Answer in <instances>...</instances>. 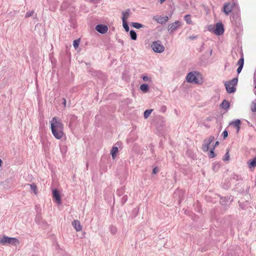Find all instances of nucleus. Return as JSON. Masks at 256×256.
I'll list each match as a JSON object with an SVG mask.
<instances>
[{
  "mask_svg": "<svg viewBox=\"0 0 256 256\" xmlns=\"http://www.w3.org/2000/svg\"><path fill=\"white\" fill-rule=\"evenodd\" d=\"M73 0H64L62 2V6L64 7H68V5H70Z\"/></svg>",
  "mask_w": 256,
  "mask_h": 256,
  "instance_id": "obj_35",
  "label": "nucleus"
},
{
  "mask_svg": "<svg viewBox=\"0 0 256 256\" xmlns=\"http://www.w3.org/2000/svg\"><path fill=\"white\" fill-rule=\"evenodd\" d=\"M19 240L15 238H11L3 235L0 236V244L3 246L6 245L8 244L16 246L19 244Z\"/></svg>",
  "mask_w": 256,
  "mask_h": 256,
  "instance_id": "obj_2",
  "label": "nucleus"
},
{
  "mask_svg": "<svg viewBox=\"0 0 256 256\" xmlns=\"http://www.w3.org/2000/svg\"><path fill=\"white\" fill-rule=\"evenodd\" d=\"M62 100H63L62 104H63L64 106H66V98H62Z\"/></svg>",
  "mask_w": 256,
  "mask_h": 256,
  "instance_id": "obj_50",
  "label": "nucleus"
},
{
  "mask_svg": "<svg viewBox=\"0 0 256 256\" xmlns=\"http://www.w3.org/2000/svg\"><path fill=\"white\" fill-rule=\"evenodd\" d=\"M250 110L252 112H256V99L252 102Z\"/></svg>",
  "mask_w": 256,
  "mask_h": 256,
  "instance_id": "obj_33",
  "label": "nucleus"
},
{
  "mask_svg": "<svg viewBox=\"0 0 256 256\" xmlns=\"http://www.w3.org/2000/svg\"><path fill=\"white\" fill-rule=\"evenodd\" d=\"M152 50L157 53H162L164 50V46L162 44L160 40L153 42L151 44Z\"/></svg>",
  "mask_w": 256,
  "mask_h": 256,
  "instance_id": "obj_4",
  "label": "nucleus"
},
{
  "mask_svg": "<svg viewBox=\"0 0 256 256\" xmlns=\"http://www.w3.org/2000/svg\"><path fill=\"white\" fill-rule=\"evenodd\" d=\"M95 29L98 32L102 34H104L107 32L108 27L105 24H99L96 26Z\"/></svg>",
  "mask_w": 256,
  "mask_h": 256,
  "instance_id": "obj_13",
  "label": "nucleus"
},
{
  "mask_svg": "<svg viewBox=\"0 0 256 256\" xmlns=\"http://www.w3.org/2000/svg\"><path fill=\"white\" fill-rule=\"evenodd\" d=\"M2 160L0 159V167L2 166Z\"/></svg>",
  "mask_w": 256,
  "mask_h": 256,
  "instance_id": "obj_54",
  "label": "nucleus"
},
{
  "mask_svg": "<svg viewBox=\"0 0 256 256\" xmlns=\"http://www.w3.org/2000/svg\"><path fill=\"white\" fill-rule=\"evenodd\" d=\"M237 65L238 66L242 67L244 65V54L243 52H241V56L238 61V62Z\"/></svg>",
  "mask_w": 256,
  "mask_h": 256,
  "instance_id": "obj_21",
  "label": "nucleus"
},
{
  "mask_svg": "<svg viewBox=\"0 0 256 256\" xmlns=\"http://www.w3.org/2000/svg\"><path fill=\"white\" fill-rule=\"evenodd\" d=\"M241 124V122L240 120L237 119L234 121L231 122L229 124L233 126L234 127L236 128V126H240Z\"/></svg>",
  "mask_w": 256,
  "mask_h": 256,
  "instance_id": "obj_24",
  "label": "nucleus"
},
{
  "mask_svg": "<svg viewBox=\"0 0 256 256\" xmlns=\"http://www.w3.org/2000/svg\"><path fill=\"white\" fill-rule=\"evenodd\" d=\"M79 43H80V40H74L73 42V46H74V47L75 48H78V46H79Z\"/></svg>",
  "mask_w": 256,
  "mask_h": 256,
  "instance_id": "obj_39",
  "label": "nucleus"
},
{
  "mask_svg": "<svg viewBox=\"0 0 256 256\" xmlns=\"http://www.w3.org/2000/svg\"><path fill=\"white\" fill-rule=\"evenodd\" d=\"M254 88L256 89V86H254Z\"/></svg>",
  "mask_w": 256,
  "mask_h": 256,
  "instance_id": "obj_58",
  "label": "nucleus"
},
{
  "mask_svg": "<svg viewBox=\"0 0 256 256\" xmlns=\"http://www.w3.org/2000/svg\"><path fill=\"white\" fill-rule=\"evenodd\" d=\"M30 186V190L32 191L35 194H37V186H36V184L34 183H32V184H28Z\"/></svg>",
  "mask_w": 256,
  "mask_h": 256,
  "instance_id": "obj_27",
  "label": "nucleus"
},
{
  "mask_svg": "<svg viewBox=\"0 0 256 256\" xmlns=\"http://www.w3.org/2000/svg\"><path fill=\"white\" fill-rule=\"evenodd\" d=\"M181 200H178V201H179V203H180V202Z\"/></svg>",
  "mask_w": 256,
  "mask_h": 256,
  "instance_id": "obj_57",
  "label": "nucleus"
},
{
  "mask_svg": "<svg viewBox=\"0 0 256 256\" xmlns=\"http://www.w3.org/2000/svg\"><path fill=\"white\" fill-rule=\"evenodd\" d=\"M231 178L233 180H236V181H239L240 180H242V177L240 175L234 174V173L232 174Z\"/></svg>",
  "mask_w": 256,
  "mask_h": 256,
  "instance_id": "obj_28",
  "label": "nucleus"
},
{
  "mask_svg": "<svg viewBox=\"0 0 256 256\" xmlns=\"http://www.w3.org/2000/svg\"><path fill=\"white\" fill-rule=\"evenodd\" d=\"M130 38L132 40H136L137 39V34L134 30H130Z\"/></svg>",
  "mask_w": 256,
  "mask_h": 256,
  "instance_id": "obj_26",
  "label": "nucleus"
},
{
  "mask_svg": "<svg viewBox=\"0 0 256 256\" xmlns=\"http://www.w3.org/2000/svg\"><path fill=\"white\" fill-rule=\"evenodd\" d=\"M214 140V137L213 136H210L208 138L204 140L202 148L204 152H206L208 150L210 145Z\"/></svg>",
  "mask_w": 256,
  "mask_h": 256,
  "instance_id": "obj_6",
  "label": "nucleus"
},
{
  "mask_svg": "<svg viewBox=\"0 0 256 256\" xmlns=\"http://www.w3.org/2000/svg\"><path fill=\"white\" fill-rule=\"evenodd\" d=\"M220 106L222 107V108L226 110L230 107V102L228 101L224 100L220 104Z\"/></svg>",
  "mask_w": 256,
  "mask_h": 256,
  "instance_id": "obj_22",
  "label": "nucleus"
},
{
  "mask_svg": "<svg viewBox=\"0 0 256 256\" xmlns=\"http://www.w3.org/2000/svg\"><path fill=\"white\" fill-rule=\"evenodd\" d=\"M184 19L188 24H190L192 23V20H191L190 14H186L184 16Z\"/></svg>",
  "mask_w": 256,
  "mask_h": 256,
  "instance_id": "obj_31",
  "label": "nucleus"
},
{
  "mask_svg": "<svg viewBox=\"0 0 256 256\" xmlns=\"http://www.w3.org/2000/svg\"><path fill=\"white\" fill-rule=\"evenodd\" d=\"M242 68H243L242 67H240V66L238 67V68H237V70H236V72L238 74L240 73Z\"/></svg>",
  "mask_w": 256,
  "mask_h": 256,
  "instance_id": "obj_46",
  "label": "nucleus"
},
{
  "mask_svg": "<svg viewBox=\"0 0 256 256\" xmlns=\"http://www.w3.org/2000/svg\"><path fill=\"white\" fill-rule=\"evenodd\" d=\"M152 110H153L152 109H148L146 110L144 113V117L145 118H147L150 116Z\"/></svg>",
  "mask_w": 256,
  "mask_h": 256,
  "instance_id": "obj_30",
  "label": "nucleus"
},
{
  "mask_svg": "<svg viewBox=\"0 0 256 256\" xmlns=\"http://www.w3.org/2000/svg\"><path fill=\"white\" fill-rule=\"evenodd\" d=\"M140 90L144 93L148 92L150 87L148 84H143L140 86Z\"/></svg>",
  "mask_w": 256,
  "mask_h": 256,
  "instance_id": "obj_18",
  "label": "nucleus"
},
{
  "mask_svg": "<svg viewBox=\"0 0 256 256\" xmlns=\"http://www.w3.org/2000/svg\"><path fill=\"white\" fill-rule=\"evenodd\" d=\"M181 25V22L180 20H176L175 22L168 25V31L170 32V33L171 34L180 28Z\"/></svg>",
  "mask_w": 256,
  "mask_h": 256,
  "instance_id": "obj_7",
  "label": "nucleus"
},
{
  "mask_svg": "<svg viewBox=\"0 0 256 256\" xmlns=\"http://www.w3.org/2000/svg\"><path fill=\"white\" fill-rule=\"evenodd\" d=\"M224 138L226 139L228 136V132L226 130H224L222 134Z\"/></svg>",
  "mask_w": 256,
  "mask_h": 256,
  "instance_id": "obj_42",
  "label": "nucleus"
},
{
  "mask_svg": "<svg viewBox=\"0 0 256 256\" xmlns=\"http://www.w3.org/2000/svg\"><path fill=\"white\" fill-rule=\"evenodd\" d=\"M123 194V190L122 189H120L118 190L117 191V194L118 196H120Z\"/></svg>",
  "mask_w": 256,
  "mask_h": 256,
  "instance_id": "obj_44",
  "label": "nucleus"
},
{
  "mask_svg": "<svg viewBox=\"0 0 256 256\" xmlns=\"http://www.w3.org/2000/svg\"><path fill=\"white\" fill-rule=\"evenodd\" d=\"M238 82V78H234L228 82H225L224 85L226 92L229 94L234 92L236 89L235 87Z\"/></svg>",
  "mask_w": 256,
  "mask_h": 256,
  "instance_id": "obj_3",
  "label": "nucleus"
},
{
  "mask_svg": "<svg viewBox=\"0 0 256 256\" xmlns=\"http://www.w3.org/2000/svg\"><path fill=\"white\" fill-rule=\"evenodd\" d=\"M248 167L250 168H254L256 166V157L254 158L251 159L248 162Z\"/></svg>",
  "mask_w": 256,
  "mask_h": 256,
  "instance_id": "obj_20",
  "label": "nucleus"
},
{
  "mask_svg": "<svg viewBox=\"0 0 256 256\" xmlns=\"http://www.w3.org/2000/svg\"><path fill=\"white\" fill-rule=\"evenodd\" d=\"M196 38V36L190 37V38H192V39H194V38Z\"/></svg>",
  "mask_w": 256,
  "mask_h": 256,
  "instance_id": "obj_56",
  "label": "nucleus"
},
{
  "mask_svg": "<svg viewBox=\"0 0 256 256\" xmlns=\"http://www.w3.org/2000/svg\"><path fill=\"white\" fill-rule=\"evenodd\" d=\"M122 26L124 28L126 32H128L130 30V28L128 22L127 20H126L124 18H123Z\"/></svg>",
  "mask_w": 256,
  "mask_h": 256,
  "instance_id": "obj_25",
  "label": "nucleus"
},
{
  "mask_svg": "<svg viewBox=\"0 0 256 256\" xmlns=\"http://www.w3.org/2000/svg\"><path fill=\"white\" fill-rule=\"evenodd\" d=\"M180 192V190H176L175 192H174V194L176 195L177 194V193H178V192Z\"/></svg>",
  "mask_w": 256,
  "mask_h": 256,
  "instance_id": "obj_53",
  "label": "nucleus"
},
{
  "mask_svg": "<svg viewBox=\"0 0 256 256\" xmlns=\"http://www.w3.org/2000/svg\"><path fill=\"white\" fill-rule=\"evenodd\" d=\"M158 169L157 167H154L152 170V174H156L158 172Z\"/></svg>",
  "mask_w": 256,
  "mask_h": 256,
  "instance_id": "obj_45",
  "label": "nucleus"
},
{
  "mask_svg": "<svg viewBox=\"0 0 256 256\" xmlns=\"http://www.w3.org/2000/svg\"><path fill=\"white\" fill-rule=\"evenodd\" d=\"M128 196L127 195L124 196L121 199V204L122 205L124 204L128 200Z\"/></svg>",
  "mask_w": 256,
  "mask_h": 256,
  "instance_id": "obj_37",
  "label": "nucleus"
},
{
  "mask_svg": "<svg viewBox=\"0 0 256 256\" xmlns=\"http://www.w3.org/2000/svg\"><path fill=\"white\" fill-rule=\"evenodd\" d=\"M254 86H256V78L255 76H254Z\"/></svg>",
  "mask_w": 256,
  "mask_h": 256,
  "instance_id": "obj_52",
  "label": "nucleus"
},
{
  "mask_svg": "<svg viewBox=\"0 0 256 256\" xmlns=\"http://www.w3.org/2000/svg\"><path fill=\"white\" fill-rule=\"evenodd\" d=\"M138 212V208H134L133 210V212H134V213L135 214V216H136Z\"/></svg>",
  "mask_w": 256,
  "mask_h": 256,
  "instance_id": "obj_47",
  "label": "nucleus"
},
{
  "mask_svg": "<svg viewBox=\"0 0 256 256\" xmlns=\"http://www.w3.org/2000/svg\"><path fill=\"white\" fill-rule=\"evenodd\" d=\"M72 226L77 232L80 231L82 229V226L78 220H74L72 222Z\"/></svg>",
  "mask_w": 256,
  "mask_h": 256,
  "instance_id": "obj_15",
  "label": "nucleus"
},
{
  "mask_svg": "<svg viewBox=\"0 0 256 256\" xmlns=\"http://www.w3.org/2000/svg\"><path fill=\"white\" fill-rule=\"evenodd\" d=\"M142 78L144 82H150L151 79L149 77H148L147 76H142Z\"/></svg>",
  "mask_w": 256,
  "mask_h": 256,
  "instance_id": "obj_40",
  "label": "nucleus"
},
{
  "mask_svg": "<svg viewBox=\"0 0 256 256\" xmlns=\"http://www.w3.org/2000/svg\"><path fill=\"white\" fill-rule=\"evenodd\" d=\"M220 143L218 141H216L214 146H213V147L212 148L214 149L216 148V147L217 146H218L219 145Z\"/></svg>",
  "mask_w": 256,
  "mask_h": 256,
  "instance_id": "obj_48",
  "label": "nucleus"
},
{
  "mask_svg": "<svg viewBox=\"0 0 256 256\" xmlns=\"http://www.w3.org/2000/svg\"><path fill=\"white\" fill-rule=\"evenodd\" d=\"M250 189V186H247L246 188V194H248L249 193Z\"/></svg>",
  "mask_w": 256,
  "mask_h": 256,
  "instance_id": "obj_49",
  "label": "nucleus"
},
{
  "mask_svg": "<svg viewBox=\"0 0 256 256\" xmlns=\"http://www.w3.org/2000/svg\"><path fill=\"white\" fill-rule=\"evenodd\" d=\"M130 8L126 9L124 12H122V21L123 22V18L125 19L126 20H127V19L130 16Z\"/></svg>",
  "mask_w": 256,
  "mask_h": 256,
  "instance_id": "obj_16",
  "label": "nucleus"
},
{
  "mask_svg": "<svg viewBox=\"0 0 256 256\" xmlns=\"http://www.w3.org/2000/svg\"><path fill=\"white\" fill-rule=\"evenodd\" d=\"M214 149L212 148L210 150V152L208 153V157L210 158H214L216 156V154L214 152Z\"/></svg>",
  "mask_w": 256,
  "mask_h": 256,
  "instance_id": "obj_34",
  "label": "nucleus"
},
{
  "mask_svg": "<svg viewBox=\"0 0 256 256\" xmlns=\"http://www.w3.org/2000/svg\"><path fill=\"white\" fill-rule=\"evenodd\" d=\"M166 106H163L161 107L160 109V111L162 112H166Z\"/></svg>",
  "mask_w": 256,
  "mask_h": 256,
  "instance_id": "obj_43",
  "label": "nucleus"
},
{
  "mask_svg": "<svg viewBox=\"0 0 256 256\" xmlns=\"http://www.w3.org/2000/svg\"><path fill=\"white\" fill-rule=\"evenodd\" d=\"M234 200L233 197L232 196H227L226 197H223L220 196V204L224 206L228 205Z\"/></svg>",
  "mask_w": 256,
  "mask_h": 256,
  "instance_id": "obj_8",
  "label": "nucleus"
},
{
  "mask_svg": "<svg viewBox=\"0 0 256 256\" xmlns=\"http://www.w3.org/2000/svg\"><path fill=\"white\" fill-rule=\"evenodd\" d=\"M154 20L156 22L160 24H164L167 22L169 19L167 16H154L153 18Z\"/></svg>",
  "mask_w": 256,
  "mask_h": 256,
  "instance_id": "obj_12",
  "label": "nucleus"
},
{
  "mask_svg": "<svg viewBox=\"0 0 256 256\" xmlns=\"http://www.w3.org/2000/svg\"><path fill=\"white\" fill-rule=\"evenodd\" d=\"M196 74H198V73L196 72H189L186 76V81L190 83L198 84L199 80L197 78Z\"/></svg>",
  "mask_w": 256,
  "mask_h": 256,
  "instance_id": "obj_5",
  "label": "nucleus"
},
{
  "mask_svg": "<svg viewBox=\"0 0 256 256\" xmlns=\"http://www.w3.org/2000/svg\"><path fill=\"white\" fill-rule=\"evenodd\" d=\"M212 50H210V54L212 55Z\"/></svg>",
  "mask_w": 256,
  "mask_h": 256,
  "instance_id": "obj_55",
  "label": "nucleus"
},
{
  "mask_svg": "<svg viewBox=\"0 0 256 256\" xmlns=\"http://www.w3.org/2000/svg\"><path fill=\"white\" fill-rule=\"evenodd\" d=\"M109 230L110 232L112 234H114L116 233L117 232V228H116V226H112V225H111L110 227H109Z\"/></svg>",
  "mask_w": 256,
  "mask_h": 256,
  "instance_id": "obj_32",
  "label": "nucleus"
},
{
  "mask_svg": "<svg viewBox=\"0 0 256 256\" xmlns=\"http://www.w3.org/2000/svg\"><path fill=\"white\" fill-rule=\"evenodd\" d=\"M236 6L235 2H233L232 4L230 3H225L224 5L223 11L226 15L232 12L234 7Z\"/></svg>",
  "mask_w": 256,
  "mask_h": 256,
  "instance_id": "obj_11",
  "label": "nucleus"
},
{
  "mask_svg": "<svg viewBox=\"0 0 256 256\" xmlns=\"http://www.w3.org/2000/svg\"><path fill=\"white\" fill-rule=\"evenodd\" d=\"M34 13V10L29 11V12H27L26 13L25 16H26V18L30 17V16H32Z\"/></svg>",
  "mask_w": 256,
  "mask_h": 256,
  "instance_id": "obj_41",
  "label": "nucleus"
},
{
  "mask_svg": "<svg viewBox=\"0 0 256 256\" xmlns=\"http://www.w3.org/2000/svg\"><path fill=\"white\" fill-rule=\"evenodd\" d=\"M224 161H228L230 160V155L228 154V150L227 151L222 158Z\"/></svg>",
  "mask_w": 256,
  "mask_h": 256,
  "instance_id": "obj_38",
  "label": "nucleus"
},
{
  "mask_svg": "<svg viewBox=\"0 0 256 256\" xmlns=\"http://www.w3.org/2000/svg\"><path fill=\"white\" fill-rule=\"evenodd\" d=\"M50 123L51 131L54 137L58 140L62 138L64 133V124L61 120L55 116L52 118Z\"/></svg>",
  "mask_w": 256,
  "mask_h": 256,
  "instance_id": "obj_1",
  "label": "nucleus"
},
{
  "mask_svg": "<svg viewBox=\"0 0 256 256\" xmlns=\"http://www.w3.org/2000/svg\"><path fill=\"white\" fill-rule=\"evenodd\" d=\"M231 186V183L230 180H226L222 184V188L226 190L228 189Z\"/></svg>",
  "mask_w": 256,
  "mask_h": 256,
  "instance_id": "obj_23",
  "label": "nucleus"
},
{
  "mask_svg": "<svg viewBox=\"0 0 256 256\" xmlns=\"http://www.w3.org/2000/svg\"><path fill=\"white\" fill-rule=\"evenodd\" d=\"M236 132L238 133L240 130V126H236Z\"/></svg>",
  "mask_w": 256,
  "mask_h": 256,
  "instance_id": "obj_51",
  "label": "nucleus"
},
{
  "mask_svg": "<svg viewBox=\"0 0 256 256\" xmlns=\"http://www.w3.org/2000/svg\"><path fill=\"white\" fill-rule=\"evenodd\" d=\"M35 222L36 224H42V217L40 215L38 214L35 218Z\"/></svg>",
  "mask_w": 256,
  "mask_h": 256,
  "instance_id": "obj_29",
  "label": "nucleus"
},
{
  "mask_svg": "<svg viewBox=\"0 0 256 256\" xmlns=\"http://www.w3.org/2000/svg\"><path fill=\"white\" fill-rule=\"evenodd\" d=\"M53 200L58 204H62V199L60 194L58 190L54 188L52 191Z\"/></svg>",
  "mask_w": 256,
  "mask_h": 256,
  "instance_id": "obj_10",
  "label": "nucleus"
},
{
  "mask_svg": "<svg viewBox=\"0 0 256 256\" xmlns=\"http://www.w3.org/2000/svg\"><path fill=\"white\" fill-rule=\"evenodd\" d=\"M220 168V165L218 163H214L212 164V170L216 172L218 170V168Z\"/></svg>",
  "mask_w": 256,
  "mask_h": 256,
  "instance_id": "obj_36",
  "label": "nucleus"
},
{
  "mask_svg": "<svg viewBox=\"0 0 256 256\" xmlns=\"http://www.w3.org/2000/svg\"><path fill=\"white\" fill-rule=\"evenodd\" d=\"M67 119L69 120V126H72L75 124L78 120V117L74 114H70L67 116Z\"/></svg>",
  "mask_w": 256,
  "mask_h": 256,
  "instance_id": "obj_14",
  "label": "nucleus"
},
{
  "mask_svg": "<svg viewBox=\"0 0 256 256\" xmlns=\"http://www.w3.org/2000/svg\"><path fill=\"white\" fill-rule=\"evenodd\" d=\"M213 32L218 36L222 34L224 32V24L220 22L216 23V28Z\"/></svg>",
  "mask_w": 256,
  "mask_h": 256,
  "instance_id": "obj_9",
  "label": "nucleus"
},
{
  "mask_svg": "<svg viewBox=\"0 0 256 256\" xmlns=\"http://www.w3.org/2000/svg\"><path fill=\"white\" fill-rule=\"evenodd\" d=\"M118 152V148L117 146H113L110 150V154L113 159L116 158Z\"/></svg>",
  "mask_w": 256,
  "mask_h": 256,
  "instance_id": "obj_17",
  "label": "nucleus"
},
{
  "mask_svg": "<svg viewBox=\"0 0 256 256\" xmlns=\"http://www.w3.org/2000/svg\"><path fill=\"white\" fill-rule=\"evenodd\" d=\"M130 26L139 29L140 28H144L145 27V26L138 23V22H132L130 24Z\"/></svg>",
  "mask_w": 256,
  "mask_h": 256,
  "instance_id": "obj_19",
  "label": "nucleus"
}]
</instances>
